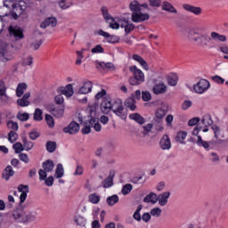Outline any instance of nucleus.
<instances>
[{
  "mask_svg": "<svg viewBox=\"0 0 228 228\" xmlns=\"http://www.w3.org/2000/svg\"><path fill=\"white\" fill-rule=\"evenodd\" d=\"M187 38L191 42H194L196 45L201 49L215 48V42L211 39V36L208 34H200V29L192 28L187 34Z\"/></svg>",
  "mask_w": 228,
  "mask_h": 228,
  "instance_id": "nucleus-1",
  "label": "nucleus"
},
{
  "mask_svg": "<svg viewBox=\"0 0 228 228\" xmlns=\"http://www.w3.org/2000/svg\"><path fill=\"white\" fill-rule=\"evenodd\" d=\"M129 71L133 74V77L129 78V84L132 86H138V85L145 83V74L136 65L130 66Z\"/></svg>",
  "mask_w": 228,
  "mask_h": 228,
  "instance_id": "nucleus-2",
  "label": "nucleus"
},
{
  "mask_svg": "<svg viewBox=\"0 0 228 228\" xmlns=\"http://www.w3.org/2000/svg\"><path fill=\"white\" fill-rule=\"evenodd\" d=\"M112 111L117 117L122 118V120L127 118V112L124 110V104L120 99L114 100Z\"/></svg>",
  "mask_w": 228,
  "mask_h": 228,
  "instance_id": "nucleus-3",
  "label": "nucleus"
},
{
  "mask_svg": "<svg viewBox=\"0 0 228 228\" xmlns=\"http://www.w3.org/2000/svg\"><path fill=\"white\" fill-rule=\"evenodd\" d=\"M196 143L198 147H203L205 151H209L211 147H216V145H219V143H224V140L216 139V140H211L210 142H208V141L202 140V136L199 135Z\"/></svg>",
  "mask_w": 228,
  "mask_h": 228,
  "instance_id": "nucleus-4",
  "label": "nucleus"
},
{
  "mask_svg": "<svg viewBox=\"0 0 228 228\" xmlns=\"http://www.w3.org/2000/svg\"><path fill=\"white\" fill-rule=\"evenodd\" d=\"M28 8V5L26 4V2L20 1L18 4H12V19L14 20H17L20 15L26 12V9Z\"/></svg>",
  "mask_w": 228,
  "mask_h": 228,
  "instance_id": "nucleus-5",
  "label": "nucleus"
},
{
  "mask_svg": "<svg viewBox=\"0 0 228 228\" xmlns=\"http://www.w3.org/2000/svg\"><path fill=\"white\" fill-rule=\"evenodd\" d=\"M211 88V84L207 79L201 78L197 84L193 86V90L196 94H206Z\"/></svg>",
  "mask_w": 228,
  "mask_h": 228,
  "instance_id": "nucleus-6",
  "label": "nucleus"
},
{
  "mask_svg": "<svg viewBox=\"0 0 228 228\" xmlns=\"http://www.w3.org/2000/svg\"><path fill=\"white\" fill-rule=\"evenodd\" d=\"M9 33L14 37L15 40H22L24 38V30L19 27H9Z\"/></svg>",
  "mask_w": 228,
  "mask_h": 228,
  "instance_id": "nucleus-7",
  "label": "nucleus"
},
{
  "mask_svg": "<svg viewBox=\"0 0 228 228\" xmlns=\"http://www.w3.org/2000/svg\"><path fill=\"white\" fill-rule=\"evenodd\" d=\"M18 191L21 193L20 195V204H24V202H26V199H28V193H29V186L20 184L18 186Z\"/></svg>",
  "mask_w": 228,
  "mask_h": 228,
  "instance_id": "nucleus-8",
  "label": "nucleus"
},
{
  "mask_svg": "<svg viewBox=\"0 0 228 228\" xmlns=\"http://www.w3.org/2000/svg\"><path fill=\"white\" fill-rule=\"evenodd\" d=\"M63 133L67 134H77L79 133V124L72 121L68 126L63 128Z\"/></svg>",
  "mask_w": 228,
  "mask_h": 228,
  "instance_id": "nucleus-9",
  "label": "nucleus"
},
{
  "mask_svg": "<svg viewBox=\"0 0 228 228\" xmlns=\"http://www.w3.org/2000/svg\"><path fill=\"white\" fill-rule=\"evenodd\" d=\"M26 216V211L22 208H17L12 213V218L19 224H24Z\"/></svg>",
  "mask_w": 228,
  "mask_h": 228,
  "instance_id": "nucleus-10",
  "label": "nucleus"
},
{
  "mask_svg": "<svg viewBox=\"0 0 228 228\" xmlns=\"http://www.w3.org/2000/svg\"><path fill=\"white\" fill-rule=\"evenodd\" d=\"M159 147L162 151H170L172 149V142L167 134L161 137L159 141Z\"/></svg>",
  "mask_w": 228,
  "mask_h": 228,
  "instance_id": "nucleus-11",
  "label": "nucleus"
},
{
  "mask_svg": "<svg viewBox=\"0 0 228 228\" xmlns=\"http://www.w3.org/2000/svg\"><path fill=\"white\" fill-rule=\"evenodd\" d=\"M183 8L185 12H189V13H193V15H200L202 13V8L195 5H191L190 4H183Z\"/></svg>",
  "mask_w": 228,
  "mask_h": 228,
  "instance_id": "nucleus-12",
  "label": "nucleus"
},
{
  "mask_svg": "<svg viewBox=\"0 0 228 228\" xmlns=\"http://www.w3.org/2000/svg\"><path fill=\"white\" fill-rule=\"evenodd\" d=\"M151 16L148 13H142L141 12H133L132 20L133 22H143L144 20H149Z\"/></svg>",
  "mask_w": 228,
  "mask_h": 228,
  "instance_id": "nucleus-13",
  "label": "nucleus"
},
{
  "mask_svg": "<svg viewBox=\"0 0 228 228\" xmlns=\"http://www.w3.org/2000/svg\"><path fill=\"white\" fill-rule=\"evenodd\" d=\"M152 92L155 95H161L162 94H167V86L165 83H157L153 86Z\"/></svg>",
  "mask_w": 228,
  "mask_h": 228,
  "instance_id": "nucleus-14",
  "label": "nucleus"
},
{
  "mask_svg": "<svg viewBox=\"0 0 228 228\" xmlns=\"http://www.w3.org/2000/svg\"><path fill=\"white\" fill-rule=\"evenodd\" d=\"M58 24V20L54 17H49L46 18L40 25V28H43V29H45V28H56V25Z\"/></svg>",
  "mask_w": 228,
  "mask_h": 228,
  "instance_id": "nucleus-15",
  "label": "nucleus"
},
{
  "mask_svg": "<svg viewBox=\"0 0 228 228\" xmlns=\"http://www.w3.org/2000/svg\"><path fill=\"white\" fill-rule=\"evenodd\" d=\"M101 111L103 112L105 115H108L110 111H113V103L110 101L103 100L100 105Z\"/></svg>",
  "mask_w": 228,
  "mask_h": 228,
  "instance_id": "nucleus-16",
  "label": "nucleus"
},
{
  "mask_svg": "<svg viewBox=\"0 0 228 228\" xmlns=\"http://www.w3.org/2000/svg\"><path fill=\"white\" fill-rule=\"evenodd\" d=\"M92 88H94V84L92 81H86L84 85L79 88L78 94L81 95H86V94H90V92H92Z\"/></svg>",
  "mask_w": 228,
  "mask_h": 228,
  "instance_id": "nucleus-17",
  "label": "nucleus"
},
{
  "mask_svg": "<svg viewBox=\"0 0 228 228\" xmlns=\"http://www.w3.org/2000/svg\"><path fill=\"white\" fill-rule=\"evenodd\" d=\"M59 92L61 95L72 97L74 95V87L72 86V84H68L65 87H61Z\"/></svg>",
  "mask_w": 228,
  "mask_h": 228,
  "instance_id": "nucleus-18",
  "label": "nucleus"
},
{
  "mask_svg": "<svg viewBox=\"0 0 228 228\" xmlns=\"http://www.w3.org/2000/svg\"><path fill=\"white\" fill-rule=\"evenodd\" d=\"M50 112L53 117H55V118H61L65 113V108L63 106L52 107L50 109Z\"/></svg>",
  "mask_w": 228,
  "mask_h": 228,
  "instance_id": "nucleus-19",
  "label": "nucleus"
},
{
  "mask_svg": "<svg viewBox=\"0 0 228 228\" xmlns=\"http://www.w3.org/2000/svg\"><path fill=\"white\" fill-rule=\"evenodd\" d=\"M167 113H168V110L165 109V107L159 108L155 112L154 120H156V122H161L167 116Z\"/></svg>",
  "mask_w": 228,
  "mask_h": 228,
  "instance_id": "nucleus-20",
  "label": "nucleus"
},
{
  "mask_svg": "<svg viewBox=\"0 0 228 228\" xmlns=\"http://www.w3.org/2000/svg\"><path fill=\"white\" fill-rule=\"evenodd\" d=\"M158 202L160 206H167L168 204V199H170V191H165L157 196Z\"/></svg>",
  "mask_w": 228,
  "mask_h": 228,
  "instance_id": "nucleus-21",
  "label": "nucleus"
},
{
  "mask_svg": "<svg viewBox=\"0 0 228 228\" xmlns=\"http://www.w3.org/2000/svg\"><path fill=\"white\" fill-rule=\"evenodd\" d=\"M210 37L212 42H227V37L225 35H222L218 32L212 31L210 33Z\"/></svg>",
  "mask_w": 228,
  "mask_h": 228,
  "instance_id": "nucleus-22",
  "label": "nucleus"
},
{
  "mask_svg": "<svg viewBox=\"0 0 228 228\" xmlns=\"http://www.w3.org/2000/svg\"><path fill=\"white\" fill-rule=\"evenodd\" d=\"M12 175H15L13 167H12V166H7L2 173L3 179L5 181H10V177H12Z\"/></svg>",
  "mask_w": 228,
  "mask_h": 228,
  "instance_id": "nucleus-23",
  "label": "nucleus"
},
{
  "mask_svg": "<svg viewBox=\"0 0 228 228\" xmlns=\"http://www.w3.org/2000/svg\"><path fill=\"white\" fill-rule=\"evenodd\" d=\"M37 211H25V221L24 224L28 225V224H31V222H35L37 220Z\"/></svg>",
  "mask_w": 228,
  "mask_h": 228,
  "instance_id": "nucleus-24",
  "label": "nucleus"
},
{
  "mask_svg": "<svg viewBox=\"0 0 228 228\" xmlns=\"http://www.w3.org/2000/svg\"><path fill=\"white\" fill-rule=\"evenodd\" d=\"M113 179H115V171H110L102 183L103 188H111L113 186Z\"/></svg>",
  "mask_w": 228,
  "mask_h": 228,
  "instance_id": "nucleus-25",
  "label": "nucleus"
},
{
  "mask_svg": "<svg viewBox=\"0 0 228 228\" xmlns=\"http://www.w3.org/2000/svg\"><path fill=\"white\" fill-rule=\"evenodd\" d=\"M80 123L82 126H84L82 128V134H90V133H92V124L90 122V118L86 121L80 120Z\"/></svg>",
  "mask_w": 228,
  "mask_h": 228,
  "instance_id": "nucleus-26",
  "label": "nucleus"
},
{
  "mask_svg": "<svg viewBox=\"0 0 228 228\" xmlns=\"http://www.w3.org/2000/svg\"><path fill=\"white\" fill-rule=\"evenodd\" d=\"M143 202L146 204H156L158 202V194L154 192H150L143 199Z\"/></svg>",
  "mask_w": 228,
  "mask_h": 228,
  "instance_id": "nucleus-27",
  "label": "nucleus"
},
{
  "mask_svg": "<svg viewBox=\"0 0 228 228\" xmlns=\"http://www.w3.org/2000/svg\"><path fill=\"white\" fill-rule=\"evenodd\" d=\"M0 58H2V61H10L13 59V53L8 52V50L4 49L0 51Z\"/></svg>",
  "mask_w": 228,
  "mask_h": 228,
  "instance_id": "nucleus-28",
  "label": "nucleus"
},
{
  "mask_svg": "<svg viewBox=\"0 0 228 228\" xmlns=\"http://www.w3.org/2000/svg\"><path fill=\"white\" fill-rule=\"evenodd\" d=\"M162 10L164 12H169V13H177V9H175V7H174L168 1H164L162 3Z\"/></svg>",
  "mask_w": 228,
  "mask_h": 228,
  "instance_id": "nucleus-29",
  "label": "nucleus"
},
{
  "mask_svg": "<svg viewBox=\"0 0 228 228\" xmlns=\"http://www.w3.org/2000/svg\"><path fill=\"white\" fill-rule=\"evenodd\" d=\"M129 118H130V120H134V122H136L140 126H143V124H145L144 118L142 115H140L139 113L130 114Z\"/></svg>",
  "mask_w": 228,
  "mask_h": 228,
  "instance_id": "nucleus-30",
  "label": "nucleus"
},
{
  "mask_svg": "<svg viewBox=\"0 0 228 228\" xmlns=\"http://www.w3.org/2000/svg\"><path fill=\"white\" fill-rule=\"evenodd\" d=\"M132 58L133 60H134V61H137V63H139L141 67H142V69H144L145 70H149V65L147 64V61L142 58V56L138 54H134Z\"/></svg>",
  "mask_w": 228,
  "mask_h": 228,
  "instance_id": "nucleus-31",
  "label": "nucleus"
},
{
  "mask_svg": "<svg viewBox=\"0 0 228 228\" xmlns=\"http://www.w3.org/2000/svg\"><path fill=\"white\" fill-rule=\"evenodd\" d=\"M89 120L91 122V127H94L97 133L101 132V129H102V126L99 123V119L97 118L89 117Z\"/></svg>",
  "mask_w": 228,
  "mask_h": 228,
  "instance_id": "nucleus-32",
  "label": "nucleus"
},
{
  "mask_svg": "<svg viewBox=\"0 0 228 228\" xmlns=\"http://www.w3.org/2000/svg\"><path fill=\"white\" fill-rule=\"evenodd\" d=\"M42 167L45 172H53V170H54V162L51 159H47L42 163Z\"/></svg>",
  "mask_w": 228,
  "mask_h": 228,
  "instance_id": "nucleus-33",
  "label": "nucleus"
},
{
  "mask_svg": "<svg viewBox=\"0 0 228 228\" xmlns=\"http://www.w3.org/2000/svg\"><path fill=\"white\" fill-rule=\"evenodd\" d=\"M177 81H179V77H177L175 73H171L167 77V85H169V86H176Z\"/></svg>",
  "mask_w": 228,
  "mask_h": 228,
  "instance_id": "nucleus-34",
  "label": "nucleus"
},
{
  "mask_svg": "<svg viewBox=\"0 0 228 228\" xmlns=\"http://www.w3.org/2000/svg\"><path fill=\"white\" fill-rule=\"evenodd\" d=\"M28 90L27 83H20L16 88V95L17 97H22L24 95V91Z\"/></svg>",
  "mask_w": 228,
  "mask_h": 228,
  "instance_id": "nucleus-35",
  "label": "nucleus"
},
{
  "mask_svg": "<svg viewBox=\"0 0 228 228\" xmlns=\"http://www.w3.org/2000/svg\"><path fill=\"white\" fill-rule=\"evenodd\" d=\"M129 9L131 12H133V13H137L138 12H142V5L140 3H138V1L134 0L130 3Z\"/></svg>",
  "mask_w": 228,
  "mask_h": 228,
  "instance_id": "nucleus-36",
  "label": "nucleus"
},
{
  "mask_svg": "<svg viewBox=\"0 0 228 228\" xmlns=\"http://www.w3.org/2000/svg\"><path fill=\"white\" fill-rule=\"evenodd\" d=\"M201 123L203 124V126H205V127H209V126H213V118H211V115L209 114H205L203 115L202 118H201Z\"/></svg>",
  "mask_w": 228,
  "mask_h": 228,
  "instance_id": "nucleus-37",
  "label": "nucleus"
},
{
  "mask_svg": "<svg viewBox=\"0 0 228 228\" xmlns=\"http://www.w3.org/2000/svg\"><path fill=\"white\" fill-rule=\"evenodd\" d=\"M63 175H65V169L63 168V165L58 164L54 175L55 179H61Z\"/></svg>",
  "mask_w": 228,
  "mask_h": 228,
  "instance_id": "nucleus-38",
  "label": "nucleus"
},
{
  "mask_svg": "<svg viewBox=\"0 0 228 228\" xmlns=\"http://www.w3.org/2000/svg\"><path fill=\"white\" fill-rule=\"evenodd\" d=\"M211 129L214 132V136L216 140H218L220 137L224 138V134H222V128H220V126H218L217 125H213L211 126Z\"/></svg>",
  "mask_w": 228,
  "mask_h": 228,
  "instance_id": "nucleus-39",
  "label": "nucleus"
},
{
  "mask_svg": "<svg viewBox=\"0 0 228 228\" xmlns=\"http://www.w3.org/2000/svg\"><path fill=\"white\" fill-rule=\"evenodd\" d=\"M74 222L75 224H77V225H79L80 227H85V225H86V218H85L81 215L75 216Z\"/></svg>",
  "mask_w": 228,
  "mask_h": 228,
  "instance_id": "nucleus-40",
  "label": "nucleus"
},
{
  "mask_svg": "<svg viewBox=\"0 0 228 228\" xmlns=\"http://www.w3.org/2000/svg\"><path fill=\"white\" fill-rule=\"evenodd\" d=\"M44 110H42V109H38L37 108L34 111V120H36V122H41V120H44Z\"/></svg>",
  "mask_w": 228,
  "mask_h": 228,
  "instance_id": "nucleus-41",
  "label": "nucleus"
},
{
  "mask_svg": "<svg viewBox=\"0 0 228 228\" xmlns=\"http://www.w3.org/2000/svg\"><path fill=\"white\" fill-rule=\"evenodd\" d=\"M186 136H188V133L184 131H180L177 133L175 141L179 143L184 144V140H186Z\"/></svg>",
  "mask_w": 228,
  "mask_h": 228,
  "instance_id": "nucleus-42",
  "label": "nucleus"
},
{
  "mask_svg": "<svg viewBox=\"0 0 228 228\" xmlns=\"http://www.w3.org/2000/svg\"><path fill=\"white\" fill-rule=\"evenodd\" d=\"M101 11H102V13L103 18L106 20V22H110V20H111L113 22L115 20H113V17H111V15H110V12H108L107 7H102Z\"/></svg>",
  "mask_w": 228,
  "mask_h": 228,
  "instance_id": "nucleus-43",
  "label": "nucleus"
},
{
  "mask_svg": "<svg viewBox=\"0 0 228 228\" xmlns=\"http://www.w3.org/2000/svg\"><path fill=\"white\" fill-rule=\"evenodd\" d=\"M47 152L53 153L54 151H56V142L48 141L45 144Z\"/></svg>",
  "mask_w": 228,
  "mask_h": 228,
  "instance_id": "nucleus-44",
  "label": "nucleus"
},
{
  "mask_svg": "<svg viewBox=\"0 0 228 228\" xmlns=\"http://www.w3.org/2000/svg\"><path fill=\"white\" fill-rule=\"evenodd\" d=\"M72 1L73 0H61L59 6L61 10H67V8H70V6H72Z\"/></svg>",
  "mask_w": 228,
  "mask_h": 228,
  "instance_id": "nucleus-45",
  "label": "nucleus"
},
{
  "mask_svg": "<svg viewBox=\"0 0 228 228\" xmlns=\"http://www.w3.org/2000/svg\"><path fill=\"white\" fill-rule=\"evenodd\" d=\"M118 196L117 194H114L107 198V204H109V206H115V204L118 203Z\"/></svg>",
  "mask_w": 228,
  "mask_h": 228,
  "instance_id": "nucleus-46",
  "label": "nucleus"
},
{
  "mask_svg": "<svg viewBox=\"0 0 228 228\" xmlns=\"http://www.w3.org/2000/svg\"><path fill=\"white\" fill-rule=\"evenodd\" d=\"M88 200L91 204H99V202H101V196L96 193L90 194L88 196Z\"/></svg>",
  "mask_w": 228,
  "mask_h": 228,
  "instance_id": "nucleus-47",
  "label": "nucleus"
},
{
  "mask_svg": "<svg viewBox=\"0 0 228 228\" xmlns=\"http://www.w3.org/2000/svg\"><path fill=\"white\" fill-rule=\"evenodd\" d=\"M142 209H143V206L139 205L133 215V218L134 220H136V222L142 221V216L140 215V211H142Z\"/></svg>",
  "mask_w": 228,
  "mask_h": 228,
  "instance_id": "nucleus-48",
  "label": "nucleus"
},
{
  "mask_svg": "<svg viewBox=\"0 0 228 228\" xmlns=\"http://www.w3.org/2000/svg\"><path fill=\"white\" fill-rule=\"evenodd\" d=\"M133 191V185L131 183H126L123 185L121 193L122 195H129Z\"/></svg>",
  "mask_w": 228,
  "mask_h": 228,
  "instance_id": "nucleus-49",
  "label": "nucleus"
},
{
  "mask_svg": "<svg viewBox=\"0 0 228 228\" xmlns=\"http://www.w3.org/2000/svg\"><path fill=\"white\" fill-rule=\"evenodd\" d=\"M16 117L20 122H27V120H29V113L28 112H19Z\"/></svg>",
  "mask_w": 228,
  "mask_h": 228,
  "instance_id": "nucleus-50",
  "label": "nucleus"
},
{
  "mask_svg": "<svg viewBox=\"0 0 228 228\" xmlns=\"http://www.w3.org/2000/svg\"><path fill=\"white\" fill-rule=\"evenodd\" d=\"M22 142H23V147H24L25 151H31V149H33V147L35 145L33 143V142L28 141V139H26V137L22 138Z\"/></svg>",
  "mask_w": 228,
  "mask_h": 228,
  "instance_id": "nucleus-51",
  "label": "nucleus"
},
{
  "mask_svg": "<svg viewBox=\"0 0 228 228\" xmlns=\"http://www.w3.org/2000/svg\"><path fill=\"white\" fill-rule=\"evenodd\" d=\"M45 118L46 120L48 127H50V129H53L54 127V118H53V116H51L50 114H46L45 116Z\"/></svg>",
  "mask_w": 228,
  "mask_h": 228,
  "instance_id": "nucleus-52",
  "label": "nucleus"
},
{
  "mask_svg": "<svg viewBox=\"0 0 228 228\" xmlns=\"http://www.w3.org/2000/svg\"><path fill=\"white\" fill-rule=\"evenodd\" d=\"M12 149L14 150V152L16 154H21L20 152H22V151H24V145H22L21 142H15L12 145Z\"/></svg>",
  "mask_w": 228,
  "mask_h": 228,
  "instance_id": "nucleus-53",
  "label": "nucleus"
},
{
  "mask_svg": "<svg viewBox=\"0 0 228 228\" xmlns=\"http://www.w3.org/2000/svg\"><path fill=\"white\" fill-rule=\"evenodd\" d=\"M125 106L126 108H129V110H131V111H134V110H136V104H134V101H133V99H128L125 102Z\"/></svg>",
  "mask_w": 228,
  "mask_h": 228,
  "instance_id": "nucleus-54",
  "label": "nucleus"
},
{
  "mask_svg": "<svg viewBox=\"0 0 228 228\" xmlns=\"http://www.w3.org/2000/svg\"><path fill=\"white\" fill-rule=\"evenodd\" d=\"M17 138H19V135L17 134V133H15V131H11L8 134V141L11 143H15L17 142Z\"/></svg>",
  "mask_w": 228,
  "mask_h": 228,
  "instance_id": "nucleus-55",
  "label": "nucleus"
},
{
  "mask_svg": "<svg viewBox=\"0 0 228 228\" xmlns=\"http://www.w3.org/2000/svg\"><path fill=\"white\" fill-rule=\"evenodd\" d=\"M106 40H107L108 44H118V42H120V37L118 36H111L110 34L109 37H107Z\"/></svg>",
  "mask_w": 228,
  "mask_h": 228,
  "instance_id": "nucleus-56",
  "label": "nucleus"
},
{
  "mask_svg": "<svg viewBox=\"0 0 228 228\" xmlns=\"http://www.w3.org/2000/svg\"><path fill=\"white\" fill-rule=\"evenodd\" d=\"M142 99L144 102H149L151 99H152V95L149 91H142Z\"/></svg>",
  "mask_w": 228,
  "mask_h": 228,
  "instance_id": "nucleus-57",
  "label": "nucleus"
},
{
  "mask_svg": "<svg viewBox=\"0 0 228 228\" xmlns=\"http://www.w3.org/2000/svg\"><path fill=\"white\" fill-rule=\"evenodd\" d=\"M18 106H20V108H26L29 106L30 102L28 100H25L24 98H20L17 100Z\"/></svg>",
  "mask_w": 228,
  "mask_h": 228,
  "instance_id": "nucleus-58",
  "label": "nucleus"
},
{
  "mask_svg": "<svg viewBox=\"0 0 228 228\" xmlns=\"http://www.w3.org/2000/svg\"><path fill=\"white\" fill-rule=\"evenodd\" d=\"M7 127L9 129H12V131H19V124L15 121H8L7 122Z\"/></svg>",
  "mask_w": 228,
  "mask_h": 228,
  "instance_id": "nucleus-59",
  "label": "nucleus"
},
{
  "mask_svg": "<svg viewBox=\"0 0 228 228\" xmlns=\"http://www.w3.org/2000/svg\"><path fill=\"white\" fill-rule=\"evenodd\" d=\"M91 53L93 54H101V53H104V48H102V45H97L95 47H94L91 50Z\"/></svg>",
  "mask_w": 228,
  "mask_h": 228,
  "instance_id": "nucleus-60",
  "label": "nucleus"
},
{
  "mask_svg": "<svg viewBox=\"0 0 228 228\" xmlns=\"http://www.w3.org/2000/svg\"><path fill=\"white\" fill-rule=\"evenodd\" d=\"M161 208H154L151 210V216H155L156 218H159L161 216Z\"/></svg>",
  "mask_w": 228,
  "mask_h": 228,
  "instance_id": "nucleus-61",
  "label": "nucleus"
},
{
  "mask_svg": "<svg viewBox=\"0 0 228 228\" xmlns=\"http://www.w3.org/2000/svg\"><path fill=\"white\" fill-rule=\"evenodd\" d=\"M211 79L215 83H217V85H224L225 83V79L218 75L212 77Z\"/></svg>",
  "mask_w": 228,
  "mask_h": 228,
  "instance_id": "nucleus-62",
  "label": "nucleus"
},
{
  "mask_svg": "<svg viewBox=\"0 0 228 228\" xmlns=\"http://www.w3.org/2000/svg\"><path fill=\"white\" fill-rule=\"evenodd\" d=\"M124 27L126 35H129V33H131V31L134 29V24L133 23H126V25H124Z\"/></svg>",
  "mask_w": 228,
  "mask_h": 228,
  "instance_id": "nucleus-63",
  "label": "nucleus"
},
{
  "mask_svg": "<svg viewBox=\"0 0 228 228\" xmlns=\"http://www.w3.org/2000/svg\"><path fill=\"white\" fill-rule=\"evenodd\" d=\"M20 161H22L23 163H29V157L26 153H20L19 154Z\"/></svg>",
  "mask_w": 228,
  "mask_h": 228,
  "instance_id": "nucleus-64",
  "label": "nucleus"
}]
</instances>
